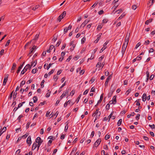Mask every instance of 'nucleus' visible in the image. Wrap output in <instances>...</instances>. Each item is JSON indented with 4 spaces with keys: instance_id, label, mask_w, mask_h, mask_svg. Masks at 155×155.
<instances>
[{
    "instance_id": "obj_51",
    "label": "nucleus",
    "mask_w": 155,
    "mask_h": 155,
    "mask_svg": "<svg viewBox=\"0 0 155 155\" xmlns=\"http://www.w3.org/2000/svg\"><path fill=\"white\" fill-rule=\"evenodd\" d=\"M141 45V43L140 42L138 43L136 45L135 48L137 49Z\"/></svg>"
},
{
    "instance_id": "obj_2",
    "label": "nucleus",
    "mask_w": 155,
    "mask_h": 155,
    "mask_svg": "<svg viewBox=\"0 0 155 155\" xmlns=\"http://www.w3.org/2000/svg\"><path fill=\"white\" fill-rule=\"evenodd\" d=\"M71 88L70 87L66 89L65 91H64L63 94L60 96V98L61 99H62L63 97L65 96L69 93L70 91Z\"/></svg>"
},
{
    "instance_id": "obj_64",
    "label": "nucleus",
    "mask_w": 155,
    "mask_h": 155,
    "mask_svg": "<svg viewBox=\"0 0 155 155\" xmlns=\"http://www.w3.org/2000/svg\"><path fill=\"white\" fill-rule=\"evenodd\" d=\"M86 138H85V137H84L80 141V143H82L83 142L86 140Z\"/></svg>"
},
{
    "instance_id": "obj_7",
    "label": "nucleus",
    "mask_w": 155,
    "mask_h": 155,
    "mask_svg": "<svg viewBox=\"0 0 155 155\" xmlns=\"http://www.w3.org/2000/svg\"><path fill=\"white\" fill-rule=\"evenodd\" d=\"M36 48V46L35 45H34L32 48L30 50L29 53L28 54V56H29L30 57H31L32 55V54L34 50Z\"/></svg>"
},
{
    "instance_id": "obj_13",
    "label": "nucleus",
    "mask_w": 155,
    "mask_h": 155,
    "mask_svg": "<svg viewBox=\"0 0 155 155\" xmlns=\"http://www.w3.org/2000/svg\"><path fill=\"white\" fill-rule=\"evenodd\" d=\"M17 64L15 63H14L13 64V66L12 68L11 72H14V70H15V68L16 67Z\"/></svg>"
},
{
    "instance_id": "obj_6",
    "label": "nucleus",
    "mask_w": 155,
    "mask_h": 155,
    "mask_svg": "<svg viewBox=\"0 0 155 155\" xmlns=\"http://www.w3.org/2000/svg\"><path fill=\"white\" fill-rule=\"evenodd\" d=\"M116 98L117 96L115 95L113 98V100L110 101L109 102L110 103V104H116L117 102Z\"/></svg>"
},
{
    "instance_id": "obj_38",
    "label": "nucleus",
    "mask_w": 155,
    "mask_h": 155,
    "mask_svg": "<svg viewBox=\"0 0 155 155\" xmlns=\"http://www.w3.org/2000/svg\"><path fill=\"white\" fill-rule=\"evenodd\" d=\"M45 82V81L44 80H43L41 83V87H44V83Z\"/></svg>"
},
{
    "instance_id": "obj_61",
    "label": "nucleus",
    "mask_w": 155,
    "mask_h": 155,
    "mask_svg": "<svg viewBox=\"0 0 155 155\" xmlns=\"http://www.w3.org/2000/svg\"><path fill=\"white\" fill-rule=\"evenodd\" d=\"M126 110H123V111L121 112L120 114L121 115L124 114L126 112Z\"/></svg>"
},
{
    "instance_id": "obj_14",
    "label": "nucleus",
    "mask_w": 155,
    "mask_h": 155,
    "mask_svg": "<svg viewBox=\"0 0 155 155\" xmlns=\"http://www.w3.org/2000/svg\"><path fill=\"white\" fill-rule=\"evenodd\" d=\"M142 101H145L147 99V95L146 93H144L142 97Z\"/></svg>"
},
{
    "instance_id": "obj_56",
    "label": "nucleus",
    "mask_w": 155,
    "mask_h": 155,
    "mask_svg": "<svg viewBox=\"0 0 155 155\" xmlns=\"http://www.w3.org/2000/svg\"><path fill=\"white\" fill-rule=\"evenodd\" d=\"M10 40H8L6 44L5 45V46L6 47L8 46L9 45L10 43Z\"/></svg>"
},
{
    "instance_id": "obj_17",
    "label": "nucleus",
    "mask_w": 155,
    "mask_h": 155,
    "mask_svg": "<svg viewBox=\"0 0 155 155\" xmlns=\"http://www.w3.org/2000/svg\"><path fill=\"white\" fill-rule=\"evenodd\" d=\"M37 64V60H35L34 62H31V67L32 66L34 65L33 67H35Z\"/></svg>"
},
{
    "instance_id": "obj_20",
    "label": "nucleus",
    "mask_w": 155,
    "mask_h": 155,
    "mask_svg": "<svg viewBox=\"0 0 155 155\" xmlns=\"http://www.w3.org/2000/svg\"><path fill=\"white\" fill-rule=\"evenodd\" d=\"M103 94H102L101 96L100 99L98 101V103H100L101 102V101L102 100L103 98Z\"/></svg>"
},
{
    "instance_id": "obj_5",
    "label": "nucleus",
    "mask_w": 155,
    "mask_h": 155,
    "mask_svg": "<svg viewBox=\"0 0 155 155\" xmlns=\"http://www.w3.org/2000/svg\"><path fill=\"white\" fill-rule=\"evenodd\" d=\"M101 138H99L95 142L94 144V146L96 147H97L101 142Z\"/></svg>"
},
{
    "instance_id": "obj_42",
    "label": "nucleus",
    "mask_w": 155,
    "mask_h": 155,
    "mask_svg": "<svg viewBox=\"0 0 155 155\" xmlns=\"http://www.w3.org/2000/svg\"><path fill=\"white\" fill-rule=\"evenodd\" d=\"M110 137V136L108 134H107L105 137V139L106 140H107L109 139Z\"/></svg>"
},
{
    "instance_id": "obj_59",
    "label": "nucleus",
    "mask_w": 155,
    "mask_h": 155,
    "mask_svg": "<svg viewBox=\"0 0 155 155\" xmlns=\"http://www.w3.org/2000/svg\"><path fill=\"white\" fill-rule=\"evenodd\" d=\"M113 93L110 91V92L108 93V97H111L113 94Z\"/></svg>"
},
{
    "instance_id": "obj_32",
    "label": "nucleus",
    "mask_w": 155,
    "mask_h": 155,
    "mask_svg": "<svg viewBox=\"0 0 155 155\" xmlns=\"http://www.w3.org/2000/svg\"><path fill=\"white\" fill-rule=\"evenodd\" d=\"M103 26L101 25H98L97 26V29L98 30H100L102 27Z\"/></svg>"
},
{
    "instance_id": "obj_18",
    "label": "nucleus",
    "mask_w": 155,
    "mask_h": 155,
    "mask_svg": "<svg viewBox=\"0 0 155 155\" xmlns=\"http://www.w3.org/2000/svg\"><path fill=\"white\" fill-rule=\"evenodd\" d=\"M152 19H149V20H147L145 22V24L147 25H148L149 23L151 22L152 21Z\"/></svg>"
},
{
    "instance_id": "obj_33",
    "label": "nucleus",
    "mask_w": 155,
    "mask_h": 155,
    "mask_svg": "<svg viewBox=\"0 0 155 155\" xmlns=\"http://www.w3.org/2000/svg\"><path fill=\"white\" fill-rule=\"evenodd\" d=\"M37 71L38 70L37 69H34L32 70L31 72L33 74H35Z\"/></svg>"
},
{
    "instance_id": "obj_63",
    "label": "nucleus",
    "mask_w": 155,
    "mask_h": 155,
    "mask_svg": "<svg viewBox=\"0 0 155 155\" xmlns=\"http://www.w3.org/2000/svg\"><path fill=\"white\" fill-rule=\"evenodd\" d=\"M72 58V57L71 56H69L66 60V61H70V60Z\"/></svg>"
},
{
    "instance_id": "obj_37",
    "label": "nucleus",
    "mask_w": 155,
    "mask_h": 155,
    "mask_svg": "<svg viewBox=\"0 0 155 155\" xmlns=\"http://www.w3.org/2000/svg\"><path fill=\"white\" fill-rule=\"evenodd\" d=\"M123 11L122 9H120L117 10L115 12H117V14H119Z\"/></svg>"
},
{
    "instance_id": "obj_62",
    "label": "nucleus",
    "mask_w": 155,
    "mask_h": 155,
    "mask_svg": "<svg viewBox=\"0 0 155 155\" xmlns=\"http://www.w3.org/2000/svg\"><path fill=\"white\" fill-rule=\"evenodd\" d=\"M6 130V127H4L2 129L1 131H2V133L4 132H5Z\"/></svg>"
},
{
    "instance_id": "obj_52",
    "label": "nucleus",
    "mask_w": 155,
    "mask_h": 155,
    "mask_svg": "<svg viewBox=\"0 0 155 155\" xmlns=\"http://www.w3.org/2000/svg\"><path fill=\"white\" fill-rule=\"evenodd\" d=\"M17 94V92H15H15H14V94H13V98L14 99L16 97Z\"/></svg>"
},
{
    "instance_id": "obj_47",
    "label": "nucleus",
    "mask_w": 155,
    "mask_h": 155,
    "mask_svg": "<svg viewBox=\"0 0 155 155\" xmlns=\"http://www.w3.org/2000/svg\"><path fill=\"white\" fill-rule=\"evenodd\" d=\"M25 81H22L21 83L20 87H21V86H22L23 85H24L25 84Z\"/></svg>"
},
{
    "instance_id": "obj_15",
    "label": "nucleus",
    "mask_w": 155,
    "mask_h": 155,
    "mask_svg": "<svg viewBox=\"0 0 155 155\" xmlns=\"http://www.w3.org/2000/svg\"><path fill=\"white\" fill-rule=\"evenodd\" d=\"M89 22V21H87L86 20H85L81 25L80 28L82 27L84 28L85 26L87 23Z\"/></svg>"
},
{
    "instance_id": "obj_39",
    "label": "nucleus",
    "mask_w": 155,
    "mask_h": 155,
    "mask_svg": "<svg viewBox=\"0 0 155 155\" xmlns=\"http://www.w3.org/2000/svg\"><path fill=\"white\" fill-rule=\"evenodd\" d=\"M61 43V40H59L58 41V42L57 43L56 45V46L57 47H58L60 44Z\"/></svg>"
},
{
    "instance_id": "obj_12",
    "label": "nucleus",
    "mask_w": 155,
    "mask_h": 155,
    "mask_svg": "<svg viewBox=\"0 0 155 155\" xmlns=\"http://www.w3.org/2000/svg\"><path fill=\"white\" fill-rule=\"evenodd\" d=\"M111 79V75H109L108 76L106 80L105 83L104 85L105 86L107 85V83Z\"/></svg>"
},
{
    "instance_id": "obj_19",
    "label": "nucleus",
    "mask_w": 155,
    "mask_h": 155,
    "mask_svg": "<svg viewBox=\"0 0 155 155\" xmlns=\"http://www.w3.org/2000/svg\"><path fill=\"white\" fill-rule=\"evenodd\" d=\"M66 84V82H65L59 88V90L58 91L59 93H60L61 91V89Z\"/></svg>"
},
{
    "instance_id": "obj_21",
    "label": "nucleus",
    "mask_w": 155,
    "mask_h": 155,
    "mask_svg": "<svg viewBox=\"0 0 155 155\" xmlns=\"http://www.w3.org/2000/svg\"><path fill=\"white\" fill-rule=\"evenodd\" d=\"M66 12L64 11L60 15L62 18H63L66 15Z\"/></svg>"
},
{
    "instance_id": "obj_27",
    "label": "nucleus",
    "mask_w": 155,
    "mask_h": 155,
    "mask_svg": "<svg viewBox=\"0 0 155 155\" xmlns=\"http://www.w3.org/2000/svg\"><path fill=\"white\" fill-rule=\"evenodd\" d=\"M39 7V5H37L35 6V7L32 8V9L33 10L35 11V10L38 8Z\"/></svg>"
},
{
    "instance_id": "obj_16",
    "label": "nucleus",
    "mask_w": 155,
    "mask_h": 155,
    "mask_svg": "<svg viewBox=\"0 0 155 155\" xmlns=\"http://www.w3.org/2000/svg\"><path fill=\"white\" fill-rule=\"evenodd\" d=\"M36 147L37 148V143H35V142L32 145V150H35Z\"/></svg>"
},
{
    "instance_id": "obj_1",
    "label": "nucleus",
    "mask_w": 155,
    "mask_h": 155,
    "mask_svg": "<svg viewBox=\"0 0 155 155\" xmlns=\"http://www.w3.org/2000/svg\"><path fill=\"white\" fill-rule=\"evenodd\" d=\"M31 68V67L30 66V65L29 64H27V65L25 67L24 69L21 71V74H24L28 69L30 70Z\"/></svg>"
},
{
    "instance_id": "obj_10",
    "label": "nucleus",
    "mask_w": 155,
    "mask_h": 155,
    "mask_svg": "<svg viewBox=\"0 0 155 155\" xmlns=\"http://www.w3.org/2000/svg\"><path fill=\"white\" fill-rule=\"evenodd\" d=\"M25 63V62H24L23 63V64H22L21 65H20L19 67L18 68L17 71H16V73H17V74H18L19 72L20 71H21V69L22 68V67L23 66V65H24V64Z\"/></svg>"
},
{
    "instance_id": "obj_46",
    "label": "nucleus",
    "mask_w": 155,
    "mask_h": 155,
    "mask_svg": "<svg viewBox=\"0 0 155 155\" xmlns=\"http://www.w3.org/2000/svg\"><path fill=\"white\" fill-rule=\"evenodd\" d=\"M75 91L74 90H72L70 94V95H69L68 96H70L72 94L71 96H72L75 93Z\"/></svg>"
},
{
    "instance_id": "obj_45",
    "label": "nucleus",
    "mask_w": 155,
    "mask_h": 155,
    "mask_svg": "<svg viewBox=\"0 0 155 155\" xmlns=\"http://www.w3.org/2000/svg\"><path fill=\"white\" fill-rule=\"evenodd\" d=\"M131 88H130V89H128L127 91H126V94H127V95H128L129 93L131 91Z\"/></svg>"
},
{
    "instance_id": "obj_28",
    "label": "nucleus",
    "mask_w": 155,
    "mask_h": 155,
    "mask_svg": "<svg viewBox=\"0 0 155 155\" xmlns=\"http://www.w3.org/2000/svg\"><path fill=\"white\" fill-rule=\"evenodd\" d=\"M53 78L55 81H56L58 79V77L57 75H55L53 76Z\"/></svg>"
},
{
    "instance_id": "obj_8",
    "label": "nucleus",
    "mask_w": 155,
    "mask_h": 155,
    "mask_svg": "<svg viewBox=\"0 0 155 155\" xmlns=\"http://www.w3.org/2000/svg\"><path fill=\"white\" fill-rule=\"evenodd\" d=\"M26 142L29 145V146H30L31 143V136H29L28 137L27 140Z\"/></svg>"
},
{
    "instance_id": "obj_55",
    "label": "nucleus",
    "mask_w": 155,
    "mask_h": 155,
    "mask_svg": "<svg viewBox=\"0 0 155 155\" xmlns=\"http://www.w3.org/2000/svg\"><path fill=\"white\" fill-rule=\"evenodd\" d=\"M137 8V6L136 5H134L132 6V8L133 10H135Z\"/></svg>"
},
{
    "instance_id": "obj_49",
    "label": "nucleus",
    "mask_w": 155,
    "mask_h": 155,
    "mask_svg": "<svg viewBox=\"0 0 155 155\" xmlns=\"http://www.w3.org/2000/svg\"><path fill=\"white\" fill-rule=\"evenodd\" d=\"M99 110V108L97 109L94 112L95 115L94 116H95L96 115H97V114L98 113V111Z\"/></svg>"
},
{
    "instance_id": "obj_29",
    "label": "nucleus",
    "mask_w": 155,
    "mask_h": 155,
    "mask_svg": "<svg viewBox=\"0 0 155 155\" xmlns=\"http://www.w3.org/2000/svg\"><path fill=\"white\" fill-rule=\"evenodd\" d=\"M54 71H55L54 69H52L51 70V71L48 73V75H50L51 74H52L54 72Z\"/></svg>"
},
{
    "instance_id": "obj_57",
    "label": "nucleus",
    "mask_w": 155,
    "mask_h": 155,
    "mask_svg": "<svg viewBox=\"0 0 155 155\" xmlns=\"http://www.w3.org/2000/svg\"><path fill=\"white\" fill-rule=\"evenodd\" d=\"M68 31V28L67 27H66L64 29V34H65Z\"/></svg>"
},
{
    "instance_id": "obj_9",
    "label": "nucleus",
    "mask_w": 155,
    "mask_h": 155,
    "mask_svg": "<svg viewBox=\"0 0 155 155\" xmlns=\"http://www.w3.org/2000/svg\"><path fill=\"white\" fill-rule=\"evenodd\" d=\"M8 76H9L8 74H7L6 75V76H5V77L4 78L3 82V85H5L6 82H7V81H8Z\"/></svg>"
},
{
    "instance_id": "obj_41",
    "label": "nucleus",
    "mask_w": 155,
    "mask_h": 155,
    "mask_svg": "<svg viewBox=\"0 0 155 155\" xmlns=\"http://www.w3.org/2000/svg\"><path fill=\"white\" fill-rule=\"evenodd\" d=\"M143 139L144 140H146L148 141L149 140V139L148 137L146 136H143Z\"/></svg>"
},
{
    "instance_id": "obj_44",
    "label": "nucleus",
    "mask_w": 155,
    "mask_h": 155,
    "mask_svg": "<svg viewBox=\"0 0 155 155\" xmlns=\"http://www.w3.org/2000/svg\"><path fill=\"white\" fill-rule=\"evenodd\" d=\"M63 18H62V17H61L60 15L58 18L57 20L59 21V22H60L61 21V20Z\"/></svg>"
},
{
    "instance_id": "obj_53",
    "label": "nucleus",
    "mask_w": 155,
    "mask_h": 155,
    "mask_svg": "<svg viewBox=\"0 0 155 155\" xmlns=\"http://www.w3.org/2000/svg\"><path fill=\"white\" fill-rule=\"evenodd\" d=\"M68 124H67L65 126V127L64 131L65 132L67 131L68 128Z\"/></svg>"
},
{
    "instance_id": "obj_50",
    "label": "nucleus",
    "mask_w": 155,
    "mask_h": 155,
    "mask_svg": "<svg viewBox=\"0 0 155 155\" xmlns=\"http://www.w3.org/2000/svg\"><path fill=\"white\" fill-rule=\"evenodd\" d=\"M140 114H138L137 115L136 117V119H137V120H138L140 119Z\"/></svg>"
},
{
    "instance_id": "obj_60",
    "label": "nucleus",
    "mask_w": 155,
    "mask_h": 155,
    "mask_svg": "<svg viewBox=\"0 0 155 155\" xmlns=\"http://www.w3.org/2000/svg\"><path fill=\"white\" fill-rule=\"evenodd\" d=\"M110 108V104H107L106 107V110H108Z\"/></svg>"
},
{
    "instance_id": "obj_22",
    "label": "nucleus",
    "mask_w": 155,
    "mask_h": 155,
    "mask_svg": "<svg viewBox=\"0 0 155 155\" xmlns=\"http://www.w3.org/2000/svg\"><path fill=\"white\" fill-rule=\"evenodd\" d=\"M125 15L124 13H123L118 18V20H120Z\"/></svg>"
},
{
    "instance_id": "obj_11",
    "label": "nucleus",
    "mask_w": 155,
    "mask_h": 155,
    "mask_svg": "<svg viewBox=\"0 0 155 155\" xmlns=\"http://www.w3.org/2000/svg\"><path fill=\"white\" fill-rule=\"evenodd\" d=\"M43 142V140H41V138L40 137H38L36 139L35 142V143H38L39 142Z\"/></svg>"
},
{
    "instance_id": "obj_23",
    "label": "nucleus",
    "mask_w": 155,
    "mask_h": 155,
    "mask_svg": "<svg viewBox=\"0 0 155 155\" xmlns=\"http://www.w3.org/2000/svg\"><path fill=\"white\" fill-rule=\"evenodd\" d=\"M122 122V119H120L117 123V125L119 126L120 125Z\"/></svg>"
},
{
    "instance_id": "obj_30",
    "label": "nucleus",
    "mask_w": 155,
    "mask_h": 155,
    "mask_svg": "<svg viewBox=\"0 0 155 155\" xmlns=\"http://www.w3.org/2000/svg\"><path fill=\"white\" fill-rule=\"evenodd\" d=\"M28 135V134L27 133L25 134V135H23L21 137H22V138H26Z\"/></svg>"
},
{
    "instance_id": "obj_40",
    "label": "nucleus",
    "mask_w": 155,
    "mask_h": 155,
    "mask_svg": "<svg viewBox=\"0 0 155 155\" xmlns=\"http://www.w3.org/2000/svg\"><path fill=\"white\" fill-rule=\"evenodd\" d=\"M98 4V3H95L91 7V9H92V8H94Z\"/></svg>"
},
{
    "instance_id": "obj_35",
    "label": "nucleus",
    "mask_w": 155,
    "mask_h": 155,
    "mask_svg": "<svg viewBox=\"0 0 155 155\" xmlns=\"http://www.w3.org/2000/svg\"><path fill=\"white\" fill-rule=\"evenodd\" d=\"M75 47V44L73 45H72V46L70 48V50L71 51H73L74 50Z\"/></svg>"
},
{
    "instance_id": "obj_4",
    "label": "nucleus",
    "mask_w": 155,
    "mask_h": 155,
    "mask_svg": "<svg viewBox=\"0 0 155 155\" xmlns=\"http://www.w3.org/2000/svg\"><path fill=\"white\" fill-rule=\"evenodd\" d=\"M127 46V45L125 44V43L123 44L121 51V53L122 54V56H123L124 54L125 53Z\"/></svg>"
},
{
    "instance_id": "obj_25",
    "label": "nucleus",
    "mask_w": 155,
    "mask_h": 155,
    "mask_svg": "<svg viewBox=\"0 0 155 155\" xmlns=\"http://www.w3.org/2000/svg\"><path fill=\"white\" fill-rule=\"evenodd\" d=\"M112 87H113V84H112L111 85V86H110V91H111V92H112L113 93L114 92L115 90V88H112Z\"/></svg>"
},
{
    "instance_id": "obj_58",
    "label": "nucleus",
    "mask_w": 155,
    "mask_h": 155,
    "mask_svg": "<svg viewBox=\"0 0 155 155\" xmlns=\"http://www.w3.org/2000/svg\"><path fill=\"white\" fill-rule=\"evenodd\" d=\"M149 126L151 128V129H154V128H155V125L154 124L152 125L149 124Z\"/></svg>"
},
{
    "instance_id": "obj_34",
    "label": "nucleus",
    "mask_w": 155,
    "mask_h": 155,
    "mask_svg": "<svg viewBox=\"0 0 155 155\" xmlns=\"http://www.w3.org/2000/svg\"><path fill=\"white\" fill-rule=\"evenodd\" d=\"M42 143V142H39L38 143V144H37V150H38L40 146L41 145V143Z\"/></svg>"
},
{
    "instance_id": "obj_26",
    "label": "nucleus",
    "mask_w": 155,
    "mask_h": 155,
    "mask_svg": "<svg viewBox=\"0 0 155 155\" xmlns=\"http://www.w3.org/2000/svg\"><path fill=\"white\" fill-rule=\"evenodd\" d=\"M39 37V35H36L35 36V38L34 39H33L31 41H35Z\"/></svg>"
},
{
    "instance_id": "obj_3",
    "label": "nucleus",
    "mask_w": 155,
    "mask_h": 155,
    "mask_svg": "<svg viewBox=\"0 0 155 155\" xmlns=\"http://www.w3.org/2000/svg\"><path fill=\"white\" fill-rule=\"evenodd\" d=\"M130 33H127L125 37V40H124V43H125V44L127 45H127L128 41H129V38L130 36Z\"/></svg>"
},
{
    "instance_id": "obj_48",
    "label": "nucleus",
    "mask_w": 155,
    "mask_h": 155,
    "mask_svg": "<svg viewBox=\"0 0 155 155\" xmlns=\"http://www.w3.org/2000/svg\"><path fill=\"white\" fill-rule=\"evenodd\" d=\"M107 48V47H103L100 50V52L101 53L102 52Z\"/></svg>"
},
{
    "instance_id": "obj_24",
    "label": "nucleus",
    "mask_w": 155,
    "mask_h": 155,
    "mask_svg": "<svg viewBox=\"0 0 155 155\" xmlns=\"http://www.w3.org/2000/svg\"><path fill=\"white\" fill-rule=\"evenodd\" d=\"M33 101L34 103H36L37 102L38 100V98L36 96H34L33 98Z\"/></svg>"
},
{
    "instance_id": "obj_54",
    "label": "nucleus",
    "mask_w": 155,
    "mask_h": 155,
    "mask_svg": "<svg viewBox=\"0 0 155 155\" xmlns=\"http://www.w3.org/2000/svg\"><path fill=\"white\" fill-rule=\"evenodd\" d=\"M94 54H92L91 55V57L90 58H88V61H89V59L92 60L94 59Z\"/></svg>"
},
{
    "instance_id": "obj_43",
    "label": "nucleus",
    "mask_w": 155,
    "mask_h": 155,
    "mask_svg": "<svg viewBox=\"0 0 155 155\" xmlns=\"http://www.w3.org/2000/svg\"><path fill=\"white\" fill-rule=\"evenodd\" d=\"M108 21V20L107 19H104L102 20V23H107V22Z\"/></svg>"
},
{
    "instance_id": "obj_36",
    "label": "nucleus",
    "mask_w": 155,
    "mask_h": 155,
    "mask_svg": "<svg viewBox=\"0 0 155 155\" xmlns=\"http://www.w3.org/2000/svg\"><path fill=\"white\" fill-rule=\"evenodd\" d=\"M86 40V38L85 37H84L81 40V43L83 44Z\"/></svg>"
},
{
    "instance_id": "obj_31",
    "label": "nucleus",
    "mask_w": 155,
    "mask_h": 155,
    "mask_svg": "<svg viewBox=\"0 0 155 155\" xmlns=\"http://www.w3.org/2000/svg\"><path fill=\"white\" fill-rule=\"evenodd\" d=\"M100 38V36L98 37L97 39L94 41V43H97L98 42V41L99 40Z\"/></svg>"
}]
</instances>
